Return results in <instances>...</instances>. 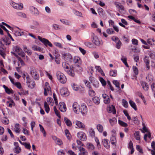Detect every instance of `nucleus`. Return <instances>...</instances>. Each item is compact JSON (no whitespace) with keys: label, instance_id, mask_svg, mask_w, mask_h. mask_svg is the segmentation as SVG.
Wrapping results in <instances>:
<instances>
[{"label":"nucleus","instance_id":"56","mask_svg":"<svg viewBox=\"0 0 155 155\" xmlns=\"http://www.w3.org/2000/svg\"><path fill=\"white\" fill-rule=\"evenodd\" d=\"M64 132L67 137L68 139H69L71 138V135L68 130L67 129H66L65 130Z\"/></svg>","mask_w":155,"mask_h":155},{"label":"nucleus","instance_id":"24","mask_svg":"<svg viewBox=\"0 0 155 155\" xmlns=\"http://www.w3.org/2000/svg\"><path fill=\"white\" fill-rule=\"evenodd\" d=\"M73 61L75 63H78L79 64H81V58L75 56L74 57Z\"/></svg>","mask_w":155,"mask_h":155},{"label":"nucleus","instance_id":"50","mask_svg":"<svg viewBox=\"0 0 155 155\" xmlns=\"http://www.w3.org/2000/svg\"><path fill=\"white\" fill-rule=\"evenodd\" d=\"M54 45L56 47L60 48H63V46L61 44L58 42H54Z\"/></svg>","mask_w":155,"mask_h":155},{"label":"nucleus","instance_id":"43","mask_svg":"<svg viewBox=\"0 0 155 155\" xmlns=\"http://www.w3.org/2000/svg\"><path fill=\"white\" fill-rule=\"evenodd\" d=\"M84 44L86 46L89 48H92L94 46L93 44L91 42L89 41L85 42H84Z\"/></svg>","mask_w":155,"mask_h":155},{"label":"nucleus","instance_id":"40","mask_svg":"<svg viewBox=\"0 0 155 155\" xmlns=\"http://www.w3.org/2000/svg\"><path fill=\"white\" fill-rule=\"evenodd\" d=\"M91 83H92L94 87L97 88L99 87V83L98 81L96 79L94 80Z\"/></svg>","mask_w":155,"mask_h":155},{"label":"nucleus","instance_id":"10","mask_svg":"<svg viewBox=\"0 0 155 155\" xmlns=\"http://www.w3.org/2000/svg\"><path fill=\"white\" fill-rule=\"evenodd\" d=\"M92 41L95 45L97 46H99L100 45L102 44V43L101 42L97 37L95 35L93 36Z\"/></svg>","mask_w":155,"mask_h":155},{"label":"nucleus","instance_id":"23","mask_svg":"<svg viewBox=\"0 0 155 155\" xmlns=\"http://www.w3.org/2000/svg\"><path fill=\"white\" fill-rule=\"evenodd\" d=\"M141 86L143 88L145 91H147L149 88V87L147 84L145 82L142 81L141 83Z\"/></svg>","mask_w":155,"mask_h":155},{"label":"nucleus","instance_id":"57","mask_svg":"<svg viewBox=\"0 0 155 155\" xmlns=\"http://www.w3.org/2000/svg\"><path fill=\"white\" fill-rule=\"evenodd\" d=\"M107 32L109 34H112L114 33V31L112 28H109L107 30Z\"/></svg>","mask_w":155,"mask_h":155},{"label":"nucleus","instance_id":"35","mask_svg":"<svg viewBox=\"0 0 155 155\" xmlns=\"http://www.w3.org/2000/svg\"><path fill=\"white\" fill-rule=\"evenodd\" d=\"M129 104L131 107L133 108L135 110H137V108L135 103L131 100H130L129 101Z\"/></svg>","mask_w":155,"mask_h":155},{"label":"nucleus","instance_id":"13","mask_svg":"<svg viewBox=\"0 0 155 155\" xmlns=\"http://www.w3.org/2000/svg\"><path fill=\"white\" fill-rule=\"evenodd\" d=\"M114 4L116 7L118 8L120 11H122L124 10V6L122 5L120 2L115 1L114 2Z\"/></svg>","mask_w":155,"mask_h":155},{"label":"nucleus","instance_id":"49","mask_svg":"<svg viewBox=\"0 0 155 155\" xmlns=\"http://www.w3.org/2000/svg\"><path fill=\"white\" fill-rule=\"evenodd\" d=\"M142 125H143V130H141L142 132L143 133H145V132L148 133L149 132L148 129L145 126L144 123H142Z\"/></svg>","mask_w":155,"mask_h":155},{"label":"nucleus","instance_id":"16","mask_svg":"<svg viewBox=\"0 0 155 155\" xmlns=\"http://www.w3.org/2000/svg\"><path fill=\"white\" fill-rule=\"evenodd\" d=\"M31 74L32 77L36 80H38L39 78V76L37 74V72L35 70H32L31 71Z\"/></svg>","mask_w":155,"mask_h":155},{"label":"nucleus","instance_id":"12","mask_svg":"<svg viewBox=\"0 0 155 155\" xmlns=\"http://www.w3.org/2000/svg\"><path fill=\"white\" fill-rule=\"evenodd\" d=\"M59 108L60 110L62 112H65L67 110L65 104L63 102H61L59 103Z\"/></svg>","mask_w":155,"mask_h":155},{"label":"nucleus","instance_id":"38","mask_svg":"<svg viewBox=\"0 0 155 155\" xmlns=\"http://www.w3.org/2000/svg\"><path fill=\"white\" fill-rule=\"evenodd\" d=\"M32 48L33 50L35 51H39L40 52H41L42 51V49L41 48L36 45L33 46L32 47Z\"/></svg>","mask_w":155,"mask_h":155},{"label":"nucleus","instance_id":"33","mask_svg":"<svg viewBox=\"0 0 155 155\" xmlns=\"http://www.w3.org/2000/svg\"><path fill=\"white\" fill-rule=\"evenodd\" d=\"M88 93L89 95L91 97H93L96 94L95 91L91 88L88 90Z\"/></svg>","mask_w":155,"mask_h":155},{"label":"nucleus","instance_id":"39","mask_svg":"<svg viewBox=\"0 0 155 155\" xmlns=\"http://www.w3.org/2000/svg\"><path fill=\"white\" fill-rule=\"evenodd\" d=\"M121 60L123 61V63L125 64V66L127 68L129 67V65L127 64V58L124 56H122V58H121Z\"/></svg>","mask_w":155,"mask_h":155},{"label":"nucleus","instance_id":"60","mask_svg":"<svg viewBox=\"0 0 155 155\" xmlns=\"http://www.w3.org/2000/svg\"><path fill=\"white\" fill-rule=\"evenodd\" d=\"M123 112L125 115L127 117V119L129 120H131V117L128 114L127 110H124Z\"/></svg>","mask_w":155,"mask_h":155},{"label":"nucleus","instance_id":"9","mask_svg":"<svg viewBox=\"0 0 155 155\" xmlns=\"http://www.w3.org/2000/svg\"><path fill=\"white\" fill-rule=\"evenodd\" d=\"M77 137L83 141H85L87 138L85 134L83 132H79L77 134Z\"/></svg>","mask_w":155,"mask_h":155},{"label":"nucleus","instance_id":"59","mask_svg":"<svg viewBox=\"0 0 155 155\" xmlns=\"http://www.w3.org/2000/svg\"><path fill=\"white\" fill-rule=\"evenodd\" d=\"M122 103L123 106L126 108H127L128 106V104L127 101L123 99L122 100Z\"/></svg>","mask_w":155,"mask_h":155},{"label":"nucleus","instance_id":"55","mask_svg":"<svg viewBox=\"0 0 155 155\" xmlns=\"http://www.w3.org/2000/svg\"><path fill=\"white\" fill-rule=\"evenodd\" d=\"M54 139L55 138L56 140V142L57 144L59 145H61L62 144V142L61 140L58 138H57L56 137H54Z\"/></svg>","mask_w":155,"mask_h":155},{"label":"nucleus","instance_id":"47","mask_svg":"<svg viewBox=\"0 0 155 155\" xmlns=\"http://www.w3.org/2000/svg\"><path fill=\"white\" fill-rule=\"evenodd\" d=\"M97 128L100 132H102L103 130V127L102 125L100 124H98L97 126Z\"/></svg>","mask_w":155,"mask_h":155},{"label":"nucleus","instance_id":"7","mask_svg":"<svg viewBox=\"0 0 155 155\" xmlns=\"http://www.w3.org/2000/svg\"><path fill=\"white\" fill-rule=\"evenodd\" d=\"M38 39L41 42H42L46 46L48 45L50 47H52V44L47 39L45 38H42L40 36H38Z\"/></svg>","mask_w":155,"mask_h":155},{"label":"nucleus","instance_id":"22","mask_svg":"<svg viewBox=\"0 0 155 155\" xmlns=\"http://www.w3.org/2000/svg\"><path fill=\"white\" fill-rule=\"evenodd\" d=\"M108 141V140L106 139H104L102 140L103 144L104 146L107 149L109 148L110 147Z\"/></svg>","mask_w":155,"mask_h":155},{"label":"nucleus","instance_id":"41","mask_svg":"<svg viewBox=\"0 0 155 155\" xmlns=\"http://www.w3.org/2000/svg\"><path fill=\"white\" fill-rule=\"evenodd\" d=\"M40 131L43 133V135L45 137L46 135V133L43 127L41 125L39 124Z\"/></svg>","mask_w":155,"mask_h":155},{"label":"nucleus","instance_id":"62","mask_svg":"<svg viewBox=\"0 0 155 155\" xmlns=\"http://www.w3.org/2000/svg\"><path fill=\"white\" fill-rule=\"evenodd\" d=\"M3 41L6 45H9L11 43L10 41L7 38L4 39Z\"/></svg>","mask_w":155,"mask_h":155},{"label":"nucleus","instance_id":"58","mask_svg":"<svg viewBox=\"0 0 155 155\" xmlns=\"http://www.w3.org/2000/svg\"><path fill=\"white\" fill-rule=\"evenodd\" d=\"M72 88L75 91H77L79 90V87L76 84H73L72 85Z\"/></svg>","mask_w":155,"mask_h":155},{"label":"nucleus","instance_id":"48","mask_svg":"<svg viewBox=\"0 0 155 155\" xmlns=\"http://www.w3.org/2000/svg\"><path fill=\"white\" fill-rule=\"evenodd\" d=\"M118 121L119 124L122 126L124 127H127L128 126V125L126 123L123 122L122 121L119 120Z\"/></svg>","mask_w":155,"mask_h":155},{"label":"nucleus","instance_id":"64","mask_svg":"<svg viewBox=\"0 0 155 155\" xmlns=\"http://www.w3.org/2000/svg\"><path fill=\"white\" fill-rule=\"evenodd\" d=\"M133 69L134 73L136 75H137L138 74V68L135 66L133 67Z\"/></svg>","mask_w":155,"mask_h":155},{"label":"nucleus","instance_id":"27","mask_svg":"<svg viewBox=\"0 0 155 155\" xmlns=\"http://www.w3.org/2000/svg\"><path fill=\"white\" fill-rule=\"evenodd\" d=\"M109 120L110 123L112 126L114 125L117 122V120L115 117L110 118Z\"/></svg>","mask_w":155,"mask_h":155},{"label":"nucleus","instance_id":"54","mask_svg":"<svg viewBox=\"0 0 155 155\" xmlns=\"http://www.w3.org/2000/svg\"><path fill=\"white\" fill-rule=\"evenodd\" d=\"M84 82L86 86L89 88V89L92 88L89 82L87 80H84Z\"/></svg>","mask_w":155,"mask_h":155},{"label":"nucleus","instance_id":"53","mask_svg":"<svg viewBox=\"0 0 155 155\" xmlns=\"http://www.w3.org/2000/svg\"><path fill=\"white\" fill-rule=\"evenodd\" d=\"M54 111L55 114H56V115L59 118H60L61 117V116L59 113L58 111L57 110L56 107L55 106L54 107Z\"/></svg>","mask_w":155,"mask_h":155},{"label":"nucleus","instance_id":"42","mask_svg":"<svg viewBox=\"0 0 155 155\" xmlns=\"http://www.w3.org/2000/svg\"><path fill=\"white\" fill-rule=\"evenodd\" d=\"M139 132L138 131H136L134 134L135 138L137 140H140V135L139 134Z\"/></svg>","mask_w":155,"mask_h":155},{"label":"nucleus","instance_id":"18","mask_svg":"<svg viewBox=\"0 0 155 155\" xmlns=\"http://www.w3.org/2000/svg\"><path fill=\"white\" fill-rule=\"evenodd\" d=\"M32 25H30V27L31 29H36L40 25L38 22L34 20L32 21Z\"/></svg>","mask_w":155,"mask_h":155},{"label":"nucleus","instance_id":"46","mask_svg":"<svg viewBox=\"0 0 155 155\" xmlns=\"http://www.w3.org/2000/svg\"><path fill=\"white\" fill-rule=\"evenodd\" d=\"M44 107L45 111L47 113H48L50 110V108L48 104L46 102L44 103Z\"/></svg>","mask_w":155,"mask_h":155},{"label":"nucleus","instance_id":"28","mask_svg":"<svg viewBox=\"0 0 155 155\" xmlns=\"http://www.w3.org/2000/svg\"><path fill=\"white\" fill-rule=\"evenodd\" d=\"M14 130V131L17 133H20L21 129L19 124H15Z\"/></svg>","mask_w":155,"mask_h":155},{"label":"nucleus","instance_id":"1","mask_svg":"<svg viewBox=\"0 0 155 155\" xmlns=\"http://www.w3.org/2000/svg\"><path fill=\"white\" fill-rule=\"evenodd\" d=\"M62 65L64 69L69 75L72 77L74 76V73L73 69V67L71 68V67L70 69H69L68 64L65 62H63Z\"/></svg>","mask_w":155,"mask_h":155},{"label":"nucleus","instance_id":"44","mask_svg":"<svg viewBox=\"0 0 155 155\" xmlns=\"http://www.w3.org/2000/svg\"><path fill=\"white\" fill-rule=\"evenodd\" d=\"M152 148L154 150H152L151 151V153L152 155H155V142L153 141L151 144Z\"/></svg>","mask_w":155,"mask_h":155},{"label":"nucleus","instance_id":"31","mask_svg":"<svg viewBox=\"0 0 155 155\" xmlns=\"http://www.w3.org/2000/svg\"><path fill=\"white\" fill-rule=\"evenodd\" d=\"M109 74L112 77H116L117 75V70H110L109 72Z\"/></svg>","mask_w":155,"mask_h":155},{"label":"nucleus","instance_id":"19","mask_svg":"<svg viewBox=\"0 0 155 155\" xmlns=\"http://www.w3.org/2000/svg\"><path fill=\"white\" fill-rule=\"evenodd\" d=\"M144 63L146 64L147 70H149L150 69V67L149 65L150 64V60L148 57L145 56L143 59Z\"/></svg>","mask_w":155,"mask_h":155},{"label":"nucleus","instance_id":"2","mask_svg":"<svg viewBox=\"0 0 155 155\" xmlns=\"http://www.w3.org/2000/svg\"><path fill=\"white\" fill-rule=\"evenodd\" d=\"M57 79L62 84H65L67 81V78L66 76L62 73L60 71H58L56 73Z\"/></svg>","mask_w":155,"mask_h":155},{"label":"nucleus","instance_id":"11","mask_svg":"<svg viewBox=\"0 0 155 155\" xmlns=\"http://www.w3.org/2000/svg\"><path fill=\"white\" fill-rule=\"evenodd\" d=\"M30 10L31 13L37 16L39 14V12L37 9L35 7L31 6L30 7Z\"/></svg>","mask_w":155,"mask_h":155},{"label":"nucleus","instance_id":"4","mask_svg":"<svg viewBox=\"0 0 155 155\" xmlns=\"http://www.w3.org/2000/svg\"><path fill=\"white\" fill-rule=\"evenodd\" d=\"M26 78L27 85L28 87L31 89L33 88L35 85V81L31 80L30 77L28 74H27Z\"/></svg>","mask_w":155,"mask_h":155},{"label":"nucleus","instance_id":"52","mask_svg":"<svg viewBox=\"0 0 155 155\" xmlns=\"http://www.w3.org/2000/svg\"><path fill=\"white\" fill-rule=\"evenodd\" d=\"M110 141L111 144H115L116 143V140L115 137L112 136L110 138Z\"/></svg>","mask_w":155,"mask_h":155},{"label":"nucleus","instance_id":"17","mask_svg":"<svg viewBox=\"0 0 155 155\" xmlns=\"http://www.w3.org/2000/svg\"><path fill=\"white\" fill-rule=\"evenodd\" d=\"M78 149L80 152L79 155H87L88 152L85 148L81 147H79Z\"/></svg>","mask_w":155,"mask_h":155},{"label":"nucleus","instance_id":"6","mask_svg":"<svg viewBox=\"0 0 155 155\" xmlns=\"http://www.w3.org/2000/svg\"><path fill=\"white\" fill-rule=\"evenodd\" d=\"M10 5L14 8L16 9L21 10L23 8V5L21 3L17 4L11 1L10 2Z\"/></svg>","mask_w":155,"mask_h":155},{"label":"nucleus","instance_id":"3","mask_svg":"<svg viewBox=\"0 0 155 155\" xmlns=\"http://www.w3.org/2000/svg\"><path fill=\"white\" fill-rule=\"evenodd\" d=\"M13 51L14 52H12L15 56H17V54L20 55L22 57L25 56V53L18 46H15L13 48Z\"/></svg>","mask_w":155,"mask_h":155},{"label":"nucleus","instance_id":"30","mask_svg":"<svg viewBox=\"0 0 155 155\" xmlns=\"http://www.w3.org/2000/svg\"><path fill=\"white\" fill-rule=\"evenodd\" d=\"M75 124L78 127L80 128H84L85 127V125L80 121H76Z\"/></svg>","mask_w":155,"mask_h":155},{"label":"nucleus","instance_id":"15","mask_svg":"<svg viewBox=\"0 0 155 155\" xmlns=\"http://www.w3.org/2000/svg\"><path fill=\"white\" fill-rule=\"evenodd\" d=\"M60 93L61 95L63 96H67L68 95V89L65 87L62 88L60 90Z\"/></svg>","mask_w":155,"mask_h":155},{"label":"nucleus","instance_id":"32","mask_svg":"<svg viewBox=\"0 0 155 155\" xmlns=\"http://www.w3.org/2000/svg\"><path fill=\"white\" fill-rule=\"evenodd\" d=\"M18 66L19 68H21L22 66L24 65L25 64L22 60L20 58H18Z\"/></svg>","mask_w":155,"mask_h":155},{"label":"nucleus","instance_id":"34","mask_svg":"<svg viewBox=\"0 0 155 155\" xmlns=\"http://www.w3.org/2000/svg\"><path fill=\"white\" fill-rule=\"evenodd\" d=\"M148 54L152 59H155V52L154 51H149Z\"/></svg>","mask_w":155,"mask_h":155},{"label":"nucleus","instance_id":"51","mask_svg":"<svg viewBox=\"0 0 155 155\" xmlns=\"http://www.w3.org/2000/svg\"><path fill=\"white\" fill-rule=\"evenodd\" d=\"M148 137L149 138H150L151 137V135L150 133L149 132L147 133V134H146L144 135V139L146 141H147V137Z\"/></svg>","mask_w":155,"mask_h":155},{"label":"nucleus","instance_id":"20","mask_svg":"<svg viewBox=\"0 0 155 155\" xmlns=\"http://www.w3.org/2000/svg\"><path fill=\"white\" fill-rule=\"evenodd\" d=\"M107 111L109 113H112L113 114H115L116 113L115 107L112 105L109 107Z\"/></svg>","mask_w":155,"mask_h":155},{"label":"nucleus","instance_id":"5","mask_svg":"<svg viewBox=\"0 0 155 155\" xmlns=\"http://www.w3.org/2000/svg\"><path fill=\"white\" fill-rule=\"evenodd\" d=\"M45 86L44 87V95L45 96H47L48 94H51V92L50 87L49 85V84L46 82L45 83Z\"/></svg>","mask_w":155,"mask_h":155},{"label":"nucleus","instance_id":"37","mask_svg":"<svg viewBox=\"0 0 155 155\" xmlns=\"http://www.w3.org/2000/svg\"><path fill=\"white\" fill-rule=\"evenodd\" d=\"M64 120L65 123L67 126L69 127H70L71 126L72 123L67 118L64 117Z\"/></svg>","mask_w":155,"mask_h":155},{"label":"nucleus","instance_id":"21","mask_svg":"<svg viewBox=\"0 0 155 155\" xmlns=\"http://www.w3.org/2000/svg\"><path fill=\"white\" fill-rule=\"evenodd\" d=\"M147 43L151 46H155V39L153 38H148L147 41Z\"/></svg>","mask_w":155,"mask_h":155},{"label":"nucleus","instance_id":"36","mask_svg":"<svg viewBox=\"0 0 155 155\" xmlns=\"http://www.w3.org/2000/svg\"><path fill=\"white\" fill-rule=\"evenodd\" d=\"M99 80L103 86H105L106 85V82L102 77H99Z\"/></svg>","mask_w":155,"mask_h":155},{"label":"nucleus","instance_id":"26","mask_svg":"<svg viewBox=\"0 0 155 155\" xmlns=\"http://www.w3.org/2000/svg\"><path fill=\"white\" fill-rule=\"evenodd\" d=\"M86 147L89 150H92L94 149V146L91 143H88L86 144Z\"/></svg>","mask_w":155,"mask_h":155},{"label":"nucleus","instance_id":"8","mask_svg":"<svg viewBox=\"0 0 155 155\" xmlns=\"http://www.w3.org/2000/svg\"><path fill=\"white\" fill-rule=\"evenodd\" d=\"M79 113L81 112L83 115L87 114V108L85 105H81L79 107Z\"/></svg>","mask_w":155,"mask_h":155},{"label":"nucleus","instance_id":"29","mask_svg":"<svg viewBox=\"0 0 155 155\" xmlns=\"http://www.w3.org/2000/svg\"><path fill=\"white\" fill-rule=\"evenodd\" d=\"M93 102L97 105L99 104L100 103V99L97 97L95 96L92 98Z\"/></svg>","mask_w":155,"mask_h":155},{"label":"nucleus","instance_id":"61","mask_svg":"<svg viewBox=\"0 0 155 155\" xmlns=\"http://www.w3.org/2000/svg\"><path fill=\"white\" fill-rule=\"evenodd\" d=\"M21 147H15V152L17 153H18L21 152Z\"/></svg>","mask_w":155,"mask_h":155},{"label":"nucleus","instance_id":"25","mask_svg":"<svg viewBox=\"0 0 155 155\" xmlns=\"http://www.w3.org/2000/svg\"><path fill=\"white\" fill-rule=\"evenodd\" d=\"M3 87L5 89L6 92L8 94H13L14 93L13 90L11 89H9L5 85H3Z\"/></svg>","mask_w":155,"mask_h":155},{"label":"nucleus","instance_id":"63","mask_svg":"<svg viewBox=\"0 0 155 155\" xmlns=\"http://www.w3.org/2000/svg\"><path fill=\"white\" fill-rule=\"evenodd\" d=\"M113 83L114 85H115L116 87H117L119 88L120 84L119 82L117 80H114L113 81Z\"/></svg>","mask_w":155,"mask_h":155},{"label":"nucleus","instance_id":"45","mask_svg":"<svg viewBox=\"0 0 155 155\" xmlns=\"http://www.w3.org/2000/svg\"><path fill=\"white\" fill-rule=\"evenodd\" d=\"M16 14L17 15L21 17L25 18L26 17V14L25 13L21 12H18Z\"/></svg>","mask_w":155,"mask_h":155},{"label":"nucleus","instance_id":"14","mask_svg":"<svg viewBox=\"0 0 155 155\" xmlns=\"http://www.w3.org/2000/svg\"><path fill=\"white\" fill-rule=\"evenodd\" d=\"M72 107L74 112L76 114H79V107L77 103H74L73 104Z\"/></svg>","mask_w":155,"mask_h":155}]
</instances>
